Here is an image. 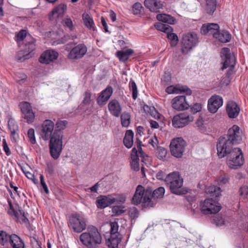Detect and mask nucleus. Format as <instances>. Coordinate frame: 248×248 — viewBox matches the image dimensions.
Instances as JSON below:
<instances>
[{
    "label": "nucleus",
    "instance_id": "6e6d98bb",
    "mask_svg": "<svg viewBox=\"0 0 248 248\" xmlns=\"http://www.w3.org/2000/svg\"><path fill=\"white\" fill-rule=\"evenodd\" d=\"M83 96L82 103L84 105L90 104L91 101V93L90 92L87 91L84 93Z\"/></svg>",
    "mask_w": 248,
    "mask_h": 248
},
{
    "label": "nucleus",
    "instance_id": "4c0bfd02",
    "mask_svg": "<svg viewBox=\"0 0 248 248\" xmlns=\"http://www.w3.org/2000/svg\"><path fill=\"white\" fill-rule=\"evenodd\" d=\"M131 116L129 113L123 112L121 116V124L123 127H127L130 123Z\"/></svg>",
    "mask_w": 248,
    "mask_h": 248
},
{
    "label": "nucleus",
    "instance_id": "13d9d810",
    "mask_svg": "<svg viewBox=\"0 0 248 248\" xmlns=\"http://www.w3.org/2000/svg\"><path fill=\"white\" fill-rule=\"evenodd\" d=\"M241 196L244 198L248 199V186H244L241 187L239 189Z\"/></svg>",
    "mask_w": 248,
    "mask_h": 248
},
{
    "label": "nucleus",
    "instance_id": "7ed1b4c3",
    "mask_svg": "<svg viewBox=\"0 0 248 248\" xmlns=\"http://www.w3.org/2000/svg\"><path fill=\"white\" fill-rule=\"evenodd\" d=\"M142 201L143 207H152L155 204L152 200V189L150 187L145 189L142 186L138 185L132 199V203L139 205Z\"/></svg>",
    "mask_w": 248,
    "mask_h": 248
},
{
    "label": "nucleus",
    "instance_id": "4468645a",
    "mask_svg": "<svg viewBox=\"0 0 248 248\" xmlns=\"http://www.w3.org/2000/svg\"><path fill=\"white\" fill-rule=\"evenodd\" d=\"M193 121V117L187 113H182L174 116L172 120V125L175 128H182Z\"/></svg>",
    "mask_w": 248,
    "mask_h": 248
},
{
    "label": "nucleus",
    "instance_id": "052dcab7",
    "mask_svg": "<svg viewBox=\"0 0 248 248\" xmlns=\"http://www.w3.org/2000/svg\"><path fill=\"white\" fill-rule=\"evenodd\" d=\"M218 184L219 185H225L229 182V178L226 175H221L218 180Z\"/></svg>",
    "mask_w": 248,
    "mask_h": 248
},
{
    "label": "nucleus",
    "instance_id": "f704fd0d",
    "mask_svg": "<svg viewBox=\"0 0 248 248\" xmlns=\"http://www.w3.org/2000/svg\"><path fill=\"white\" fill-rule=\"evenodd\" d=\"M120 240L118 235H110V238L107 241V245L110 248H115L118 245Z\"/></svg>",
    "mask_w": 248,
    "mask_h": 248
},
{
    "label": "nucleus",
    "instance_id": "cd10ccee",
    "mask_svg": "<svg viewBox=\"0 0 248 248\" xmlns=\"http://www.w3.org/2000/svg\"><path fill=\"white\" fill-rule=\"evenodd\" d=\"M8 243L14 248H24V243L20 238L15 234L10 235Z\"/></svg>",
    "mask_w": 248,
    "mask_h": 248
},
{
    "label": "nucleus",
    "instance_id": "4be33fe9",
    "mask_svg": "<svg viewBox=\"0 0 248 248\" xmlns=\"http://www.w3.org/2000/svg\"><path fill=\"white\" fill-rule=\"evenodd\" d=\"M219 30V26L217 24L209 23L203 25L201 28V31L203 34L207 33L212 34L215 38V34H217Z\"/></svg>",
    "mask_w": 248,
    "mask_h": 248
},
{
    "label": "nucleus",
    "instance_id": "ddd939ff",
    "mask_svg": "<svg viewBox=\"0 0 248 248\" xmlns=\"http://www.w3.org/2000/svg\"><path fill=\"white\" fill-rule=\"evenodd\" d=\"M243 132L237 125H233L229 128L226 137L234 145L240 143L243 139Z\"/></svg>",
    "mask_w": 248,
    "mask_h": 248
},
{
    "label": "nucleus",
    "instance_id": "ea45409f",
    "mask_svg": "<svg viewBox=\"0 0 248 248\" xmlns=\"http://www.w3.org/2000/svg\"><path fill=\"white\" fill-rule=\"evenodd\" d=\"M206 192L210 194L211 196L218 197L220 194L221 190L218 187L212 186L206 189Z\"/></svg>",
    "mask_w": 248,
    "mask_h": 248
},
{
    "label": "nucleus",
    "instance_id": "bb28decb",
    "mask_svg": "<svg viewBox=\"0 0 248 248\" xmlns=\"http://www.w3.org/2000/svg\"><path fill=\"white\" fill-rule=\"evenodd\" d=\"M67 10V6L64 3H61L56 7L49 15V19L52 20L53 16L59 17L62 16Z\"/></svg>",
    "mask_w": 248,
    "mask_h": 248
},
{
    "label": "nucleus",
    "instance_id": "f03ea898",
    "mask_svg": "<svg viewBox=\"0 0 248 248\" xmlns=\"http://www.w3.org/2000/svg\"><path fill=\"white\" fill-rule=\"evenodd\" d=\"M79 240L78 243L80 242L87 248H97L102 243V238L98 229L91 226L79 235Z\"/></svg>",
    "mask_w": 248,
    "mask_h": 248
},
{
    "label": "nucleus",
    "instance_id": "5fc2aeb1",
    "mask_svg": "<svg viewBox=\"0 0 248 248\" xmlns=\"http://www.w3.org/2000/svg\"><path fill=\"white\" fill-rule=\"evenodd\" d=\"M129 215L131 218L136 219L139 216V211L135 207L130 208L129 210Z\"/></svg>",
    "mask_w": 248,
    "mask_h": 248
},
{
    "label": "nucleus",
    "instance_id": "39448f33",
    "mask_svg": "<svg viewBox=\"0 0 248 248\" xmlns=\"http://www.w3.org/2000/svg\"><path fill=\"white\" fill-rule=\"evenodd\" d=\"M227 156V163L229 168L237 169L242 166L244 162V158L242 150L239 148H234L230 152Z\"/></svg>",
    "mask_w": 248,
    "mask_h": 248
},
{
    "label": "nucleus",
    "instance_id": "1a4fd4ad",
    "mask_svg": "<svg viewBox=\"0 0 248 248\" xmlns=\"http://www.w3.org/2000/svg\"><path fill=\"white\" fill-rule=\"evenodd\" d=\"M221 209L220 204L211 198L205 200L200 203V210L204 215L214 214Z\"/></svg>",
    "mask_w": 248,
    "mask_h": 248
},
{
    "label": "nucleus",
    "instance_id": "2f4dec72",
    "mask_svg": "<svg viewBox=\"0 0 248 248\" xmlns=\"http://www.w3.org/2000/svg\"><path fill=\"white\" fill-rule=\"evenodd\" d=\"M31 50L30 47L19 51L16 56V59L19 62H23L26 60L29 59L31 57Z\"/></svg>",
    "mask_w": 248,
    "mask_h": 248
},
{
    "label": "nucleus",
    "instance_id": "603ef678",
    "mask_svg": "<svg viewBox=\"0 0 248 248\" xmlns=\"http://www.w3.org/2000/svg\"><path fill=\"white\" fill-rule=\"evenodd\" d=\"M142 6L141 3L137 2L135 3L132 7V11L135 15H139L141 12Z\"/></svg>",
    "mask_w": 248,
    "mask_h": 248
},
{
    "label": "nucleus",
    "instance_id": "9d476101",
    "mask_svg": "<svg viewBox=\"0 0 248 248\" xmlns=\"http://www.w3.org/2000/svg\"><path fill=\"white\" fill-rule=\"evenodd\" d=\"M86 219L79 214H75L69 217V226L74 232L80 233L86 228Z\"/></svg>",
    "mask_w": 248,
    "mask_h": 248
},
{
    "label": "nucleus",
    "instance_id": "680f3d73",
    "mask_svg": "<svg viewBox=\"0 0 248 248\" xmlns=\"http://www.w3.org/2000/svg\"><path fill=\"white\" fill-rule=\"evenodd\" d=\"M202 109V105L199 103H196L191 108V111L194 113H196L201 111Z\"/></svg>",
    "mask_w": 248,
    "mask_h": 248
},
{
    "label": "nucleus",
    "instance_id": "c03bdc74",
    "mask_svg": "<svg viewBox=\"0 0 248 248\" xmlns=\"http://www.w3.org/2000/svg\"><path fill=\"white\" fill-rule=\"evenodd\" d=\"M165 193V189L163 187H159L152 191V200L154 202V199L161 198Z\"/></svg>",
    "mask_w": 248,
    "mask_h": 248
},
{
    "label": "nucleus",
    "instance_id": "864d4df0",
    "mask_svg": "<svg viewBox=\"0 0 248 248\" xmlns=\"http://www.w3.org/2000/svg\"><path fill=\"white\" fill-rule=\"evenodd\" d=\"M214 221L217 226H222L225 224V219L219 215L214 217Z\"/></svg>",
    "mask_w": 248,
    "mask_h": 248
},
{
    "label": "nucleus",
    "instance_id": "aec40b11",
    "mask_svg": "<svg viewBox=\"0 0 248 248\" xmlns=\"http://www.w3.org/2000/svg\"><path fill=\"white\" fill-rule=\"evenodd\" d=\"M226 111L230 118H236L240 112V108L234 101H229L226 106Z\"/></svg>",
    "mask_w": 248,
    "mask_h": 248
},
{
    "label": "nucleus",
    "instance_id": "9b49d317",
    "mask_svg": "<svg viewBox=\"0 0 248 248\" xmlns=\"http://www.w3.org/2000/svg\"><path fill=\"white\" fill-rule=\"evenodd\" d=\"M186 145V142L182 138H177L171 140L170 145L171 155L175 157L182 156Z\"/></svg>",
    "mask_w": 248,
    "mask_h": 248
},
{
    "label": "nucleus",
    "instance_id": "e433bc0d",
    "mask_svg": "<svg viewBox=\"0 0 248 248\" xmlns=\"http://www.w3.org/2000/svg\"><path fill=\"white\" fill-rule=\"evenodd\" d=\"M155 26L156 29L165 33H170L173 31L172 28L170 25L160 22L156 23Z\"/></svg>",
    "mask_w": 248,
    "mask_h": 248
},
{
    "label": "nucleus",
    "instance_id": "f8f14e48",
    "mask_svg": "<svg viewBox=\"0 0 248 248\" xmlns=\"http://www.w3.org/2000/svg\"><path fill=\"white\" fill-rule=\"evenodd\" d=\"M233 145L234 144L229 140L226 136L220 137L217 144V155L219 157L223 158L225 156L234 148L233 147Z\"/></svg>",
    "mask_w": 248,
    "mask_h": 248
},
{
    "label": "nucleus",
    "instance_id": "09e8293b",
    "mask_svg": "<svg viewBox=\"0 0 248 248\" xmlns=\"http://www.w3.org/2000/svg\"><path fill=\"white\" fill-rule=\"evenodd\" d=\"M112 210L116 215H120L125 212V207L122 206H114Z\"/></svg>",
    "mask_w": 248,
    "mask_h": 248
},
{
    "label": "nucleus",
    "instance_id": "c85d7f7f",
    "mask_svg": "<svg viewBox=\"0 0 248 248\" xmlns=\"http://www.w3.org/2000/svg\"><path fill=\"white\" fill-rule=\"evenodd\" d=\"M131 168L136 171H138L140 170L139 167V158L138 155V150L136 148H133L132 150L131 155Z\"/></svg>",
    "mask_w": 248,
    "mask_h": 248
},
{
    "label": "nucleus",
    "instance_id": "f3484780",
    "mask_svg": "<svg viewBox=\"0 0 248 248\" xmlns=\"http://www.w3.org/2000/svg\"><path fill=\"white\" fill-rule=\"evenodd\" d=\"M19 107L22 113V121L28 124L31 123V105L26 101L19 103Z\"/></svg>",
    "mask_w": 248,
    "mask_h": 248
},
{
    "label": "nucleus",
    "instance_id": "a18cd8bd",
    "mask_svg": "<svg viewBox=\"0 0 248 248\" xmlns=\"http://www.w3.org/2000/svg\"><path fill=\"white\" fill-rule=\"evenodd\" d=\"M27 36V31L26 30H21L19 32L16 33L15 36V40L16 42L19 44L21 42L23 41Z\"/></svg>",
    "mask_w": 248,
    "mask_h": 248
},
{
    "label": "nucleus",
    "instance_id": "338daca9",
    "mask_svg": "<svg viewBox=\"0 0 248 248\" xmlns=\"http://www.w3.org/2000/svg\"><path fill=\"white\" fill-rule=\"evenodd\" d=\"M2 144L3 147V150L7 155H9L11 154L10 150L8 147V144L6 142L5 139H3L2 140Z\"/></svg>",
    "mask_w": 248,
    "mask_h": 248
},
{
    "label": "nucleus",
    "instance_id": "2eb2a0df",
    "mask_svg": "<svg viewBox=\"0 0 248 248\" xmlns=\"http://www.w3.org/2000/svg\"><path fill=\"white\" fill-rule=\"evenodd\" d=\"M87 51V48L84 44H78L70 50L67 57L71 60L80 59L83 57Z\"/></svg>",
    "mask_w": 248,
    "mask_h": 248
},
{
    "label": "nucleus",
    "instance_id": "f257e3e1",
    "mask_svg": "<svg viewBox=\"0 0 248 248\" xmlns=\"http://www.w3.org/2000/svg\"><path fill=\"white\" fill-rule=\"evenodd\" d=\"M54 123L50 120H46L42 124L40 136L44 140L49 139V149L51 156L58 159L62 149L63 134L62 131L55 130Z\"/></svg>",
    "mask_w": 248,
    "mask_h": 248
},
{
    "label": "nucleus",
    "instance_id": "6e6552de",
    "mask_svg": "<svg viewBox=\"0 0 248 248\" xmlns=\"http://www.w3.org/2000/svg\"><path fill=\"white\" fill-rule=\"evenodd\" d=\"M198 42L197 34L194 32H189L184 35L182 41V53L187 54L195 47Z\"/></svg>",
    "mask_w": 248,
    "mask_h": 248
},
{
    "label": "nucleus",
    "instance_id": "e2e57ef3",
    "mask_svg": "<svg viewBox=\"0 0 248 248\" xmlns=\"http://www.w3.org/2000/svg\"><path fill=\"white\" fill-rule=\"evenodd\" d=\"M106 199L107 203L108 204V206L115 203V197L113 195H109L106 196Z\"/></svg>",
    "mask_w": 248,
    "mask_h": 248
},
{
    "label": "nucleus",
    "instance_id": "79ce46f5",
    "mask_svg": "<svg viewBox=\"0 0 248 248\" xmlns=\"http://www.w3.org/2000/svg\"><path fill=\"white\" fill-rule=\"evenodd\" d=\"M167 151L162 147H158L157 149V157L161 160L165 161L167 160Z\"/></svg>",
    "mask_w": 248,
    "mask_h": 248
},
{
    "label": "nucleus",
    "instance_id": "58836bf2",
    "mask_svg": "<svg viewBox=\"0 0 248 248\" xmlns=\"http://www.w3.org/2000/svg\"><path fill=\"white\" fill-rule=\"evenodd\" d=\"M82 19L85 26L89 29H93L94 22L92 18L86 13H84L82 15Z\"/></svg>",
    "mask_w": 248,
    "mask_h": 248
},
{
    "label": "nucleus",
    "instance_id": "473e14b6",
    "mask_svg": "<svg viewBox=\"0 0 248 248\" xmlns=\"http://www.w3.org/2000/svg\"><path fill=\"white\" fill-rule=\"evenodd\" d=\"M134 52L133 50L131 49H128L124 50L119 51L117 53V56L119 59L120 61L122 62H125L127 61L129 57Z\"/></svg>",
    "mask_w": 248,
    "mask_h": 248
},
{
    "label": "nucleus",
    "instance_id": "c9c22d12",
    "mask_svg": "<svg viewBox=\"0 0 248 248\" xmlns=\"http://www.w3.org/2000/svg\"><path fill=\"white\" fill-rule=\"evenodd\" d=\"M216 0H207L206 11L208 14H213L216 9Z\"/></svg>",
    "mask_w": 248,
    "mask_h": 248
},
{
    "label": "nucleus",
    "instance_id": "dca6fc26",
    "mask_svg": "<svg viewBox=\"0 0 248 248\" xmlns=\"http://www.w3.org/2000/svg\"><path fill=\"white\" fill-rule=\"evenodd\" d=\"M223 98L218 95H212L208 101L207 108L209 112L212 113H216L222 106Z\"/></svg>",
    "mask_w": 248,
    "mask_h": 248
},
{
    "label": "nucleus",
    "instance_id": "5701e85b",
    "mask_svg": "<svg viewBox=\"0 0 248 248\" xmlns=\"http://www.w3.org/2000/svg\"><path fill=\"white\" fill-rule=\"evenodd\" d=\"M144 4L150 11L155 13L159 12L160 9L164 6L163 4L158 0H145Z\"/></svg>",
    "mask_w": 248,
    "mask_h": 248
},
{
    "label": "nucleus",
    "instance_id": "0e129e2a",
    "mask_svg": "<svg viewBox=\"0 0 248 248\" xmlns=\"http://www.w3.org/2000/svg\"><path fill=\"white\" fill-rule=\"evenodd\" d=\"M40 179L41 185L43 188L44 189L45 192L46 194H48L49 193V190H48V187L44 181V177L42 175H40Z\"/></svg>",
    "mask_w": 248,
    "mask_h": 248
},
{
    "label": "nucleus",
    "instance_id": "412c9836",
    "mask_svg": "<svg viewBox=\"0 0 248 248\" xmlns=\"http://www.w3.org/2000/svg\"><path fill=\"white\" fill-rule=\"evenodd\" d=\"M166 92L168 93H185L187 95L191 94V91L186 86L176 85L170 86L166 89Z\"/></svg>",
    "mask_w": 248,
    "mask_h": 248
},
{
    "label": "nucleus",
    "instance_id": "393cba45",
    "mask_svg": "<svg viewBox=\"0 0 248 248\" xmlns=\"http://www.w3.org/2000/svg\"><path fill=\"white\" fill-rule=\"evenodd\" d=\"M8 125L9 130L11 132V137L13 140L15 141H16L18 137V132L19 131L18 126L15 120L12 118L9 119Z\"/></svg>",
    "mask_w": 248,
    "mask_h": 248
},
{
    "label": "nucleus",
    "instance_id": "a878e982",
    "mask_svg": "<svg viewBox=\"0 0 248 248\" xmlns=\"http://www.w3.org/2000/svg\"><path fill=\"white\" fill-rule=\"evenodd\" d=\"M108 110L114 116L118 117L121 112V107L119 102L116 100L110 101L108 104Z\"/></svg>",
    "mask_w": 248,
    "mask_h": 248
},
{
    "label": "nucleus",
    "instance_id": "49530a36",
    "mask_svg": "<svg viewBox=\"0 0 248 248\" xmlns=\"http://www.w3.org/2000/svg\"><path fill=\"white\" fill-rule=\"evenodd\" d=\"M129 87L132 90V97L133 99L136 100L138 96L137 87L135 81L131 80L129 83Z\"/></svg>",
    "mask_w": 248,
    "mask_h": 248
},
{
    "label": "nucleus",
    "instance_id": "b1692460",
    "mask_svg": "<svg viewBox=\"0 0 248 248\" xmlns=\"http://www.w3.org/2000/svg\"><path fill=\"white\" fill-rule=\"evenodd\" d=\"M113 93V89L108 86L103 90L97 98V102L99 105H104L110 98Z\"/></svg>",
    "mask_w": 248,
    "mask_h": 248
},
{
    "label": "nucleus",
    "instance_id": "6ab92c4d",
    "mask_svg": "<svg viewBox=\"0 0 248 248\" xmlns=\"http://www.w3.org/2000/svg\"><path fill=\"white\" fill-rule=\"evenodd\" d=\"M58 53L54 50L49 49L44 52L39 58V62L42 63L48 64L56 60Z\"/></svg>",
    "mask_w": 248,
    "mask_h": 248
},
{
    "label": "nucleus",
    "instance_id": "bf43d9fd",
    "mask_svg": "<svg viewBox=\"0 0 248 248\" xmlns=\"http://www.w3.org/2000/svg\"><path fill=\"white\" fill-rule=\"evenodd\" d=\"M125 196L124 194L117 195L115 197V202L124 203L125 202Z\"/></svg>",
    "mask_w": 248,
    "mask_h": 248
},
{
    "label": "nucleus",
    "instance_id": "37998d69",
    "mask_svg": "<svg viewBox=\"0 0 248 248\" xmlns=\"http://www.w3.org/2000/svg\"><path fill=\"white\" fill-rule=\"evenodd\" d=\"M166 33L168 38L170 40L171 46L174 47L176 46L178 42V38L177 35L172 32Z\"/></svg>",
    "mask_w": 248,
    "mask_h": 248
},
{
    "label": "nucleus",
    "instance_id": "de8ad7c7",
    "mask_svg": "<svg viewBox=\"0 0 248 248\" xmlns=\"http://www.w3.org/2000/svg\"><path fill=\"white\" fill-rule=\"evenodd\" d=\"M9 236L10 235L7 234L5 232H0V243L2 245H4L7 243H8Z\"/></svg>",
    "mask_w": 248,
    "mask_h": 248
},
{
    "label": "nucleus",
    "instance_id": "20e7f679",
    "mask_svg": "<svg viewBox=\"0 0 248 248\" xmlns=\"http://www.w3.org/2000/svg\"><path fill=\"white\" fill-rule=\"evenodd\" d=\"M220 57L221 58V64L222 65L220 68L221 70L223 71L227 69V76H231L234 71L235 58L234 54L229 48L224 47L220 51Z\"/></svg>",
    "mask_w": 248,
    "mask_h": 248
},
{
    "label": "nucleus",
    "instance_id": "c756f323",
    "mask_svg": "<svg viewBox=\"0 0 248 248\" xmlns=\"http://www.w3.org/2000/svg\"><path fill=\"white\" fill-rule=\"evenodd\" d=\"M134 133L131 130H127L124 138V144L127 148H130L133 145Z\"/></svg>",
    "mask_w": 248,
    "mask_h": 248
},
{
    "label": "nucleus",
    "instance_id": "a211bd4d",
    "mask_svg": "<svg viewBox=\"0 0 248 248\" xmlns=\"http://www.w3.org/2000/svg\"><path fill=\"white\" fill-rule=\"evenodd\" d=\"M172 107L177 110H183L189 107V104L186 101V96H178L172 99Z\"/></svg>",
    "mask_w": 248,
    "mask_h": 248
},
{
    "label": "nucleus",
    "instance_id": "423d86ee",
    "mask_svg": "<svg viewBox=\"0 0 248 248\" xmlns=\"http://www.w3.org/2000/svg\"><path fill=\"white\" fill-rule=\"evenodd\" d=\"M166 182L169 185L170 190L174 194H183L182 186L183 180L177 172H173L167 175Z\"/></svg>",
    "mask_w": 248,
    "mask_h": 248
},
{
    "label": "nucleus",
    "instance_id": "3c124183",
    "mask_svg": "<svg viewBox=\"0 0 248 248\" xmlns=\"http://www.w3.org/2000/svg\"><path fill=\"white\" fill-rule=\"evenodd\" d=\"M63 25L69 29L70 31L73 30V23L71 19L69 17H66L62 20Z\"/></svg>",
    "mask_w": 248,
    "mask_h": 248
},
{
    "label": "nucleus",
    "instance_id": "72a5a7b5",
    "mask_svg": "<svg viewBox=\"0 0 248 248\" xmlns=\"http://www.w3.org/2000/svg\"><path fill=\"white\" fill-rule=\"evenodd\" d=\"M156 18L158 21L169 24H174L175 21L172 16L165 14H158Z\"/></svg>",
    "mask_w": 248,
    "mask_h": 248
},
{
    "label": "nucleus",
    "instance_id": "8fccbe9b",
    "mask_svg": "<svg viewBox=\"0 0 248 248\" xmlns=\"http://www.w3.org/2000/svg\"><path fill=\"white\" fill-rule=\"evenodd\" d=\"M110 235H118L119 225L117 222H112L110 223Z\"/></svg>",
    "mask_w": 248,
    "mask_h": 248
},
{
    "label": "nucleus",
    "instance_id": "4d7b16f0",
    "mask_svg": "<svg viewBox=\"0 0 248 248\" xmlns=\"http://www.w3.org/2000/svg\"><path fill=\"white\" fill-rule=\"evenodd\" d=\"M67 124V122L66 121L59 120L56 123V125L57 128L59 129L58 130L61 131V130L64 129L65 128Z\"/></svg>",
    "mask_w": 248,
    "mask_h": 248
},
{
    "label": "nucleus",
    "instance_id": "a19ab883",
    "mask_svg": "<svg viewBox=\"0 0 248 248\" xmlns=\"http://www.w3.org/2000/svg\"><path fill=\"white\" fill-rule=\"evenodd\" d=\"M96 206L98 208L103 209L108 206L106 196H100L98 197L96 201Z\"/></svg>",
    "mask_w": 248,
    "mask_h": 248
},
{
    "label": "nucleus",
    "instance_id": "774afa93",
    "mask_svg": "<svg viewBox=\"0 0 248 248\" xmlns=\"http://www.w3.org/2000/svg\"><path fill=\"white\" fill-rule=\"evenodd\" d=\"M148 142L149 144H151L153 147L155 148L156 146H157L158 141L156 137L154 136L149 139Z\"/></svg>",
    "mask_w": 248,
    "mask_h": 248
},
{
    "label": "nucleus",
    "instance_id": "69168bd1",
    "mask_svg": "<svg viewBox=\"0 0 248 248\" xmlns=\"http://www.w3.org/2000/svg\"><path fill=\"white\" fill-rule=\"evenodd\" d=\"M167 177V175L162 171H158L156 174V177L157 179L163 180L166 182V178Z\"/></svg>",
    "mask_w": 248,
    "mask_h": 248
},
{
    "label": "nucleus",
    "instance_id": "0eeeda50",
    "mask_svg": "<svg viewBox=\"0 0 248 248\" xmlns=\"http://www.w3.org/2000/svg\"><path fill=\"white\" fill-rule=\"evenodd\" d=\"M9 209L8 213L17 222L24 223L27 226L30 225L29 220L27 218L28 213H25L19 209V207L17 204H12L10 201H8Z\"/></svg>",
    "mask_w": 248,
    "mask_h": 248
},
{
    "label": "nucleus",
    "instance_id": "7c9ffc66",
    "mask_svg": "<svg viewBox=\"0 0 248 248\" xmlns=\"http://www.w3.org/2000/svg\"><path fill=\"white\" fill-rule=\"evenodd\" d=\"M215 38L222 43H227L231 40L232 36L228 31H219L217 34H215Z\"/></svg>",
    "mask_w": 248,
    "mask_h": 248
}]
</instances>
